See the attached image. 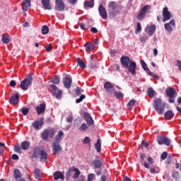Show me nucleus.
Segmentation results:
<instances>
[{"instance_id":"f257e3e1","label":"nucleus","mask_w":181,"mask_h":181,"mask_svg":"<svg viewBox=\"0 0 181 181\" xmlns=\"http://www.w3.org/2000/svg\"><path fill=\"white\" fill-rule=\"evenodd\" d=\"M120 62L124 68L129 69V71L132 74H135L136 69V63L135 62L130 61L129 57L127 56H122L120 58Z\"/></svg>"},{"instance_id":"f03ea898","label":"nucleus","mask_w":181,"mask_h":181,"mask_svg":"<svg viewBox=\"0 0 181 181\" xmlns=\"http://www.w3.org/2000/svg\"><path fill=\"white\" fill-rule=\"evenodd\" d=\"M40 156V162H43L44 163L47 162V152L44 149H40L39 146H35L33 150V154L31 158H35L37 159Z\"/></svg>"},{"instance_id":"7ed1b4c3","label":"nucleus","mask_w":181,"mask_h":181,"mask_svg":"<svg viewBox=\"0 0 181 181\" xmlns=\"http://www.w3.org/2000/svg\"><path fill=\"white\" fill-rule=\"evenodd\" d=\"M166 103L162 101L161 98H157L154 100L153 107L154 110L158 114V115H162L165 112V107Z\"/></svg>"},{"instance_id":"20e7f679","label":"nucleus","mask_w":181,"mask_h":181,"mask_svg":"<svg viewBox=\"0 0 181 181\" xmlns=\"http://www.w3.org/2000/svg\"><path fill=\"white\" fill-rule=\"evenodd\" d=\"M32 83H33V77L32 75L28 74V76L21 82L20 87L23 91H26V90L32 86Z\"/></svg>"},{"instance_id":"39448f33","label":"nucleus","mask_w":181,"mask_h":181,"mask_svg":"<svg viewBox=\"0 0 181 181\" xmlns=\"http://www.w3.org/2000/svg\"><path fill=\"white\" fill-rule=\"evenodd\" d=\"M165 94L168 97V103L173 104L175 101V95H176V89L173 87H168L165 90Z\"/></svg>"},{"instance_id":"423d86ee","label":"nucleus","mask_w":181,"mask_h":181,"mask_svg":"<svg viewBox=\"0 0 181 181\" xmlns=\"http://www.w3.org/2000/svg\"><path fill=\"white\" fill-rule=\"evenodd\" d=\"M56 134V131L53 128L45 129L41 133V137L44 141H47L49 138H53L54 134Z\"/></svg>"},{"instance_id":"0eeeda50","label":"nucleus","mask_w":181,"mask_h":181,"mask_svg":"<svg viewBox=\"0 0 181 181\" xmlns=\"http://www.w3.org/2000/svg\"><path fill=\"white\" fill-rule=\"evenodd\" d=\"M149 11H151V6H149V5L144 6L141 9L140 12L139 13V14L137 16L138 21H142V19H144V18H145V16L146 15V13H148L149 12Z\"/></svg>"},{"instance_id":"6e6552de","label":"nucleus","mask_w":181,"mask_h":181,"mask_svg":"<svg viewBox=\"0 0 181 181\" xmlns=\"http://www.w3.org/2000/svg\"><path fill=\"white\" fill-rule=\"evenodd\" d=\"M156 139L158 145H166L167 146H170L171 141L169 138L165 136H157Z\"/></svg>"},{"instance_id":"1a4fd4ad","label":"nucleus","mask_w":181,"mask_h":181,"mask_svg":"<svg viewBox=\"0 0 181 181\" xmlns=\"http://www.w3.org/2000/svg\"><path fill=\"white\" fill-rule=\"evenodd\" d=\"M55 11H58L59 12H62L66 9V4L63 2V0H55Z\"/></svg>"},{"instance_id":"9d476101","label":"nucleus","mask_w":181,"mask_h":181,"mask_svg":"<svg viewBox=\"0 0 181 181\" xmlns=\"http://www.w3.org/2000/svg\"><path fill=\"white\" fill-rule=\"evenodd\" d=\"M172 18V13L169 11V8L168 7H164L163 8V22L165 23L166 21H170Z\"/></svg>"},{"instance_id":"9b49d317","label":"nucleus","mask_w":181,"mask_h":181,"mask_svg":"<svg viewBox=\"0 0 181 181\" xmlns=\"http://www.w3.org/2000/svg\"><path fill=\"white\" fill-rule=\"evenodd\" d=\"M49 87L50 88H52V90H53V91H55V93H54V95H55L56 98H57V100H62V95H63V90L58 89L57 86H56L55 85H50Z\"/></svg>"},{"instance_id":"f8f14e48","label":"nucleus","mask_w":181,"mask_h":181,"mask_svg":"<svg viewBox=\"0 0 181 181\" xmlns=\"http://www.w3.org/2000/svg\"><path fill=\"white\" fill-rule=\"evenodd\" d=\"M104 88H105L106 93L107 94H109L110 95H111V94H112V91H114V90H115V88L114 87L112 83H111V82H108V81L105 83Z\"/></svg>"},{"instance_id":"ddd939ff","label":"nucleus","mask_w":181,"mask_h":181,"mask_svg":"<svg viewBox=\"0 0 181 181\" xmlns=\"http://www.w3.org/2000/svg\"><path fill=\"white\" fill-rule=\"evenodd\" d=\"M176 23L175 20H171L169 23L164 24V28L167 32H172L173 31V28H175Z\"/></svg>"},{"instance_id":"4468645a","label":"nucleus","mask_w":181,"mask_h":181,"mask_svg":"<svg viewBox=\"0 0 181 181\" xmlns=\"http://www.w3.org/2000/svg\"><path fill=\"white\" fill-rule=\"evenodd\" d=\"M98 12H99V14L101 16L102 19L107 21V10L105 8V7H104V6H103V4H100L99 6Z\"/></svg>"},{"instance_id":"2eb2a0df","label":"nucleus","mask_w":181,"mask_h":181,"mask_svg":"<svg viewBox=\"0 0 181 181\" xmlns=\"http://www.w3.org/2000/svg\"><path fill=\"white\" fill-rule=\"evenodd\" d=\"M83 118L86 119V123L88 125H93L94 124V120H93V117L88 112L83 113Z\"/></svg>"},{"instance_id":"dca6fc26","label":"nucleus","mask_w":181,"mask_h":181,"mask_svg":"<svg viewBox=\"0 0 181 181\" xmlns=\"http://www.w3.org/2000/svg\"><path fill=\"white\" fill-rule=\"evenodd\" d=\"M59 143L54 141L52 143V151L54 153H59V152H61L62 151V146L59 144Z\"/></svg>"},{"instance_id":"f3484780","label":"nucleus","mask_w":181,"mask_h":181,"mask_svg":"<svg viewBox=\"0 0 181 181\" xmlns=\"http://www.w3.org/2000/svg\"><path fill=\"white\" fill-rule=\"evenodd\" d=\"M35 110L38 115H40V114H43V112L46 111V105L45 103H42L40 105L37 106L35 107Z\"/></svg>"},{"instance_id":"a211bd4d","label":"nucleus","mask_w":181,"mask_h":181,"mask_svg":"<svg viewBox=\"0 0 181 181\" xmlns=\"http://www.w3.org/2000/svg\"><path fill=\"white\" fill-rule=\"evenodd\" d=\"M72 80L71 78H69L68 76L65 77L63 80V83L65 88L69 90L70 87H71Z\"/></svg>"},{"instance_id":"6ab92c4d","label":"nucleus","mask_w":181,"mask_h":181,"mask_svg":"<svg viewBox=\"0 0 181 181\" xmlns=\"http://www.w3.org/2000/svg\"><path fill=\"white\" fill-rule=\"evenodd\" d=\"M44 122L43 120H36L33 122V127L35 129H40L43 127Z\"/></svg>"},{"instance_id":"aec40b11","label":"nucleus","mask_w":181,"mask_h":181,"mask_svg":"<svg viewBox=\"0 0 181 181\" xmlns=\"http://www.w3.org/2000/svg\"><path fill=\"white\" fill-rule=\"evenodd\" d=\"M10 104H13V105H16L18 103H19V95L15 94L12 95L9 99Z\"/></svg>"},{"instance_id":"412c9836","label":"nucleus","mask_w":181,"mask_h":181,"mask_svg":"<svg viewBox=\"0 0 181 181\" xmlns=\"http://www.w3.org/2000/svg\"><path fill=\"white\" fill-rule=\"evenodd\" d=\"M53 177H54V180H59V179H62V180H64V175L60 171H56L55 173H54Z\"/></svg>"},{"instance_id":"4be33fe9","label":"nucleus","mask_w":181,"mask_h":181,"mask_svg":"<svg viewBox=\"0 0 181 181\" xmlns=\"http://www.w3.org/2000/svg\"><path fill=\"white\" fill-rule=\"evenodd\" d=\"M28 8H30V0H23L22 3V10L26 12Z\"/></svg>"},{"instance_id":"5701e85b","label":"nucleus","mask_w":181,"mask_h":181,"mask_svg":"<svg viewBox=\"0 0 181 181\" xmlns=\"http://www.w3.org/2000/svg\"><path fill=\"white\" fill-rule=\"evenodd\" d=\"M21 148L23 149V151H28L29 150V148H30V142L28 141H24L21 142Z\"/></svg>"},{"instance_id":"b1692460","label":"nucleus","mask_w":181,"mask_h":181,"mask_svg":"<svg viewBox=\"0 0 181 181\" xmlns=\"http://www.w3.org/2000/svg\"><path fill=\"white\" fill-rule=\"evenodd\" d=\"M42 6L44 9L50 11L52 9V6H50V0H42Z\"/></svg>"},{"instance_id":"393cba45","label":"nucleus","mask_w":181,"mask_h":181,"mask_svg":"<svg viewBox=\"0 0 181 181\" xmlns=\"http://www.w3.org/2000/svg\"><path fill=\"white\" fill-rule=\"evenodd\" d=\"M164 117L165 119H168V120L172 119L175 117V113H173V111L172 110H168L164 114Z\"/></svg>"},{"instance_id":"a878e982","label":"nucleus","mask_w":181,"mask_h":181,"mask_svg":"<svg viewBox=\"0 0 181 181\" xmlns=\"http://www.w3.org/2000/svg\"><path fill=\"white\" fill-rule=\"evenodd\" d=\"M94 169H100L103 166V163L99 159L95 160L92 162Z\"/></svg>"},{"instance_id":"bb28decb","label":"nucleus","mask_w":181,"mask_h":181,"mask_svg":"<svg viewBox=\"0 0 181 181\" xmlns=\"http://www.w3.org/2000/svg\"><path fill=\"white\" fill-rule=\"evenodd\" d=\"M64 135V133L62 130H59L57 134L54 137V142L60 144V140L62 139V136H63Z\"/></svg>"},{"instance_id":"cd10ccee","label":"nucleus","mask_w":181,"mask_h":181,"mask_svg":"<svg viewBox=\"0 0 181 181\" xmlns=\"http://www.w3.org/2000/svg\"><path fill=\"white\" fill-rule=\"evenodd\" d=\"M34 177L37 180H40V177H42V173L40 171V169H39V168L35 169V170H34Z\"/></svg>"},{"instance_id":"c85d7f7f","label":"nucleus","mask_w":181,"mask_h":181,"mask_svg":"<svg viewBox=\"0 0 181 181\" xmlns=\"http://www.w3.org/2000/svg\"><path fill=\"white\" fill-rule=\"evenodd\" d=\"M71 170H73V172H75L73 176L74 179L78 178V177L80 176V174L81 173V172H80V170H78L77 168L74 166L71 168Z\"/></svg>"},{"instance_id":"c756f323","label":"nucleus","mask_w":181,"mask_h":181,"mask_svg":"<svg viewBox=\"0 0 181 181\" xmlns=\"http://www.w3.org/2000/svg\"><path fill=\"white\" fill-rule=\"evenodd\" d=\"M1 42L4 43V45H8L11 42V39H9V35L3 34L1 37Z\"/></svg>"},{"instance_id":"7c9ffc66","label":"nucleus","mask_w":181,"mask_h":181,"mask_svg":"<svg viewBox=\"0 0 181 181\" xmlns=\"http://www.w3.org/2000/svg\"><path fill=\"white\" fill-rule=\"evenodd\" d=\"M147 29L148 30L147 35H148V36H152V35L155 33V30H156V26H155V25H152L149 26Z\"/></svg>"},{"instance_id":"2f4dec72","label":"nucleus","mask_w":181,"mask_h":181,"mask_svg":"<svg viewBox=\"0 0 181 181\" xmlns=\"http://www.w3.org/2000/svg\"><path fill=\"white\" fill-rule=\"evenodd\" d=\"M85 47L86 52H93V50H94V45L91 42H87L85 44Z\"/></svg>"},{"instance_id":"473e14b6","label":"nucleus","mask_w":181,"mask_h":181,"mask_svg":"<svg viewBox=\"0 0 181 181\" xmlns=\"http://www.w3.org/2000/svg\"><path fill=\"white\" fill-rule=\"evenodd\" d=\"M13 176L16 180H18V179H21V177H22V174L19 170L15 169L13 171Z\"/></svg>"},{"instance_id":"72a5a7b5","label":"nucleus","mask_w":181,"mask_h":181,"mask_svg":"<svg viewBox=\"0 0 181 181\" xmlns=\"http://www.w3.org/2000/svg\"><path fill=\"white\" fill-rule=\"evenodd\" d=\"M77 64L81 67V69H86V66L84 62L81 60V58H77L76 59Z\"/></svg>"},{"instance_id":"f704fd0d","label":"nucleus","mask_w":181,"mask_h":181,"mask_svg":"<svg viewBox=\"0 0 181 181\" xmlns=\"http://www.w3.org/2000/svg\"><path fill=\"white\" fill-rule=\"evenodd\" d=\"M84 6L86 8H94V0H90V1H84Z\"/></svg>"},{"instance_id":"c9c22d12","label":"nucleus","mask_w":181,"mask_h":181,"mask_svg":"<svg viewBox=\"0 0 181 181\" xmlns=\"http://www.w3.org/2000/svg\"><path fill=\"white\" fill-rule=\"evenodd\" d=\"M95 149H96L97 152H101V141H100V139H98L95 144Z\"/></svg>"},{"instance_id":"e433bc0d","label":"nucleus","mask_w":181,"mask_h":181,"mask_svg":"<svg viewBox=\"0 0 181 181\" xmlns=\"http://www.w3.org/2000/svg\"><path fill=\"white\" fill-rule=\"evenodd\" d=\"M140 63L141 64L142 68L144 69V70H145V71H146L147 74L148 73V71H151V70H149V68H148L146 63H145V61H144V59L140 60Z\"/></svg>"},{"instance_id":"4c0bfd02","label":"nucleus","mask_w":181,"mask_h":181,"mask_svg":"<svg viewBox=\"0 0 181 181\" xmlns=\"http://www.w3.org/2000/svg\"><path fill=\"white\" fill-rule=\"evenodd\" d=\"M147 94L150 98H153L155 97V90L153 88H149L147 90Z\"/></svg>"},{"instance_id":"58836bf2","label":"nucleus","mask_w":181,"mask_h":181,"mask_svg":"<svg viewBox=\"0 0 181 181\" xmlns=\"http://www.w3.org/2000/svg\"><path fill=\"white\" fill-rule=\"evenodd\" d=\"M107 6H108V8L112 9V11H115V9H117V2H115V1H110V2H109Z\"/></svg>"},{"instance_id":"ea45409f","label":"nucleus","mask_w":181,"mask_h":181,"mask_svg":"<svg viewBox=\"0 0 181 181\" xmlns=\"http://www.w3.org/2000/svg\"><path fill=\"white\" fill-rule=\"evenodd\" d=\"M81 93H84V90H83L81 88L77 86L75 90V93L77 97H80L81 95Z\"/></svg>"},{"instance_id":"a19ab883","label":"nucleus","mask_w":181,"mask_h":181,"mask_svg":"<svg viewBox=\"0 0 181 181\" xmlns=\"http://www.w3.org/2000/svg\"><path fill=\"white\" fill-rule=\"evenodd\" d=\"M29 108L26 107H23L21 109H20V112H22L23 115L26 116L28 114H29Z\"/></svg>"},{"instance_id":"79ce46f5","label":"nucleus","mask_w":181,"mask_h":181,"mask_svg":"<svg viewBox=\"0 0 181 181\" xmlns=\"http://www.w3.org/2000/svg\"><path fill=\"white\" fill-rule=\"evenodd\" d=\"M14 152H16V153H21L22 148L21 147V145H19V144H17L14 146Z\"/></svg>"},{"instance_id":"37998d69","label":"nucleus","mask_w":181,"mask_h":181,"mask_svg":"<svg viewBox=\"0 0 181 181\" xmlns=\"http://www.w3.org/2000/svg\"><path fill=\"white\" fill-rule=\"evenodd\" d=\"M42 35H47V33H49V27H47V25L42 26Z\"/></svg>"},{"instance_id":"c03bdc74","label":"nucleus","mask_w":181,"mask_h":181,"mask_svg":"<svg viewBox=\"0 0 181 181\" xmlns=\"http://www.w3.org/2000/svg\"><path fill=\"white\" fill-rule=\"evenodd\" d=\"M115 96L117 100H121L124 97V93L122 92H115Z\"/></svg>"},{"instance_id":"a18cd8bd","label":"nucleus","mask_w":181,"mask_h":181,"mask_svg":"<svg viewBox=\"0 0 181 181\" xmlns=\"http://www.w3.org/2000/svg\"><path fill=\"white\" fill-rule=\"evenodd\" d=\"M135 103H136V100L132 99L127 104V107H129L130 108H134L135 107Z\"/></svg>"},{"instance_id":"49530a36","label":"nucleus","mask_w":181,"mask_h":181,"mask_svg":"<svg viewBox=\"0 0 181 181\" xmlns=\"http://www.w3.org/2000/svg\"><path fill=\"white\" fill-rule=\"evenodd\" d=\"M93 63H94V61L93 60V58H91L90 63L89 64V68L90 70H95L97 69V66L95 64H93Z\"/></svg>"},{"instance_id":"de8ad7c7","label":"nucleus","mask_w":181,"mask_h":181,"mask_svg":"<svg viewBox=\"0 0 181 181\" xmlns=\"http://www.w3.org/2000/svg\"><path fill=\"white\" fill-rule=\"evenodd\" d=\"M51 82L54 84H60V77L55 76L54 79H52Z\"/></svg>"},{"instance_id":"09e8293b","label":"nucleus","mask_w":181,"mask_h":181,"mask_svg":"<svg viewBox=\"0 0 181 181\" xmlns=\"http://www.w3.org/2000/svg\"><path fill=\"white\" fill-rule=\"evenodd\" d=\"M109 15H110V18H111V19H113V18H115V16L118 15V11H110L109 12Z\"/></svg>"},{"instance_id":"8fccbe9b","label":"nucleus","mask_w":181,"mask_h":181,"mask_svg":"<svg viewBox=\"0 0 181 181\" xmlns=\"http://www.w3.org/2000/svg\"><path fill=\"white\" fill-rule=\"evenodd\" d=\"M86 98L85 95H81L79 98L76 100V104H80Z\"/></svg>"},{"instance_id":"3c124183","label":"nucleus","mask_w":181,"mask_h":181,"mask_svg":"<svg viewBox=\"0 0 181 181\" xmlns=\"http://www.w3.org/2000/svg\"><path fill=\"white\" fill-rule=\"evenodd\" d=\"M147 74H148V76H151V77H153L154 78H156V80H159V76L152 73L151 71H148V73Z\"/></svg>"},{"instance_id":"603ef678","label":"nucleus","mask_w":181,"mask_h":181,"mask_svg":"<svg viewBox=\"0 0 181 181\" xmlns=\"http://www.w3.org/2000/svg\"><path fill=\"white\" fill-rule=\"evenodd\" d=\"M141 30H142V27L141 26V23H137L135 33H138V32H141Z\"/></svg>"},{"instance_id":"864d4df0","label":"nucleus","mask_w":181,"mask_h":181,"mask_svg":"<svg viewBox=\"0 0 181 181\" xmlns=\"http://www.w3.org/2000/svg\"><path fill=\"white\" fill-rule=\"evenodd\" d=\"M87 128V124H86V123H83L81 126L79 127V131H86Z\"/></svg>"},{"instance_id":"5fc2aeb1","label":"nucleus","mask_w":181,"mask_h":181,"mask_svg":"<svg viewBox=\"0 0 181 181\" xmlns=\"http://www.w3.org/2000/svg\"><path fill=\"white\" fill-rule=\"evenodd\" d=\"M91 141V139H90V137L88 136H86L83 139V144L84 145L87 144H90V142Z\"/></svg>"},{"instance_id":"6e6d98bb","label":"nucleus","mask_w":181,"mask_h":181,"mask_svg":"<svg viewBox=\"0 0 181 181\" xmlns=\"http://www.w3.org/2000/svg\"><path fill=\"white\" fill-rule=\"evenodd\" d=\"M160 158L163 159V160H165V159H166L168 158V152L164 151L161 156Z\"/></svg>"},{"instance_id":"4d7b16f0","label":"nucleus","mask_w":181,"mask_h":181,"mask_svg":"<svg viewBox=\"0 0 181 181\" xmlns=\"http://www.w3.org/2000/svg\"><path fill=\"white\" fill-rule=\"evenodd\" d=\"M100 181H110V179H108L107 176L102 175L100 177Z\"/></svg>"},{"instance_id":"13d9d810","label":"nucleus","mask_w":181,"mask_h":181,"mask_svg":"<svg viewBox=\"0 0 181 181\" xmlns=\"http://www.w3.org/2000/svg\"><path fill=\"white\" fill-rule=\"evenodd\" d=\"M146 40H148V37L146 36L140 37V42H141V43H146Z\"/></svg>"},{"instance_id":"bf43d9fd","label":"nucleus","mask_w":181,"mask_h":181,"mask_svg":"<svg viewBox=\"0 0 181 181\" xmlns=\"http://www.w3.org/2000/svg\"><path fill=\"white\" fill-rule=\"evenodd\" d=\"M11 158L13 160H19V156L17 154H13Z\"/></svg>"},{"instance_id":"052dcab7","label":"nucleus","mask_w":181,"mask_h":181,"mask_svg":"<svg viewBox=\"0 0 181 181\" xmlns=\"http://www.w3.org/2000/svg\"><path fill=\"white\" fill-rule=\"evenodd\" d=\"M147 160L150 165H153V158L152 157H148Z\"/></svg>"},{"instance_id":"680f3d73","label":"nucleus","mask_w":181,"mask_h":181,"mask_svg":"<svg viewBox=\"0 0 181 181\" xmlns=\"http://www.w3.org/2000/svg\"><path fill=\"white\" fill-rule=\"evenodd\" d=\"M52 49H53V47H52L51 44H49L48 46L45 47V50H47V52H50Z\"/></svg>"},{"instance_id":"e2e57ef3","label":"nucleus","mask_w":181,"mask_h":181,"mask_svg":"<svg viewBox=\"0 0 181 181\" xmlns=\"http://www.w3.org/2000/svg\"><path fill=\"white\" fill-rule=\"evenodd\" d=\"M95 177V174H90L88 177V180L93 181V179Z\"/></svg>"},{"instance_id":"0e129e2a","label":"nucleus","mask_w":181,"mask_h":181,"mask_svg":"<svg viewBox=\"0 0 181 181\" xmlns=\"http://www.w3.org/2000/svg\"><path fill=\"white\" fill-rule=\"evenodd\" d=\"M140 158L141 159V160L144 162L145 160V159L146 158V155H145V153H140Z\"/></svg>"},{"instance_id":"69168bd1","label":"nucleus","mask_w":181,"mask_h":181,"mask_svg":"<svg viewBox=\"0 0 181 181\" xmlns=\"http://www.w3.org/2000/svg\"><path fill=\"white\" fill-rule=\"evenodd\" d=\"M150 173H151V175H153L155 173H158V172H156V169H155V168H150Z\"/></svg>"},{"instance_id":"338daca9","label":"nucleus","mask_w":181,"mask_h":181,"mask_svg":"<svg viewBox=\"0 0 181 181\" xmlns=\"http://www.w3.org/2000/svg\"><path fill=\"white\" fill-rule=\"evenodd\" d=\"M80 28L81 29H82V30H86V29H88L86 27V24L81 23L80 24Z\"/></svg>"},{"instance_id":"774afa93","label":"nucleus","mask_w":181,"mask_h":181,"mask_svg":"<svg viewBox=\"0 0 181 181\" xmlns=\"http://www.w3.org/2000/svg\"><path fill=\"white\" fill-rule=\"evenodd\" d=\"M10 86H11V87H16V81H10Z\"/></svg>"}]
</instances>
